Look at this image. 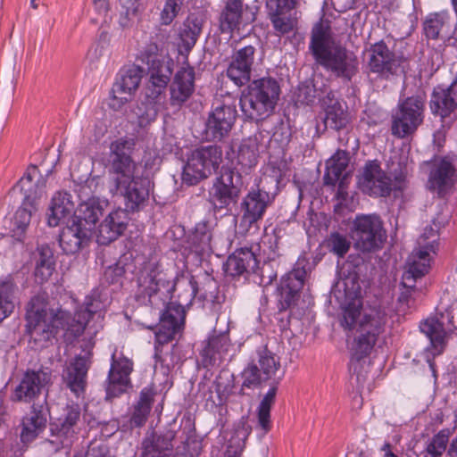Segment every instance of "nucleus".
<instances>
[{
    "instance_id": "nucleus-40",
    "label": "nucleus",
    "mask_w": 457,
    "mask_h": 457,
    "mask_svg": "<svg viewBox=\"0 0 457 457\" xmlns=\"http://www.w3.org/2000/svg\"><path fill=\"white\" fill-rule=\"evenodd\" d=\"M243 14V0H227L220 17V28L223 33L238 29Z\"/></svg>"
},
{
    "instance_id": "nucleus-39",
    "label": "nucleus",
    "mask_w": 457,
    "mask_h": 457,
    "mask_svg": "<svg viewBox=\"0 0 457 457\" xmlns=\"http://www.w3.org/2000/svg\"><path fill=\"white\" fill-rule=\"evenodd\" d=\"M349 163V154L344 150H337L328 161L326 166V172L323 179L326 186H333L343 176V172L345 170Z\"/></svg>"
},
{
    "instance_id": "nucleus-12",
    "label": "nucleus",
    "mask_w": 457,
    "mask_h": 457,
    "mask_svg": "<svg viewBox=\"0 0 457 457\" xmlns=\"http://www.w3.org/2000/svg\"><path fill=\"white\" fill-rule=\"evenodd\" d=\"M440 318H443V314L440 317L438 315L428 317L421 320L419 326L420 332L429 340L423 354L435 379L437 378L435 359L445 353L451 335V329L445 327Z\"/></svg>"
},
{
    "instance_id": "nucleus-4",
    "label": "nucleus",
    "mask_w": 457,
    "mask_h": 457,
    "mask_svg": "<svg viewBox=\"0 0 457 457\" xmlns=\"http://www.w3.org/2000/svg\"><path fill=\"white\" fill-rule=\"evenodd\" d=\"M280 93L278 82L271 77L249 82L239 100L245 119L259 121L270 117L275 111Z\"/></svg>"
},
{
    "instance_id": "nucleus-17",
    "label": "nucleus",
    "mask_w": 457,
    "mask_h": 457,
    "mask_svg": "<svg viewBox=\"0 0 457 457\" xmlns=\"http://www.w3.org/2000/svg\"><path fill=\"white\" fill-rule=\"evenodd\" d=\"M133 371V361L124 355L112 354L111 366L106 378V400H112L124 394L131 386L130 374Z\"/></svg>"
},
{
    "instance_id": "nucleus-5",
    "label": "nucleus",
    "mask_w": 457,
    "mask_h": 457,
    "mask_svg": "<svg viewBox=\"0 0 457 457\" xmlns=\"http://www.w3.org/2000/svg\"><path fill=\"white\" fill-rule=\"evenodd\" d=\"M172 61L164 59L147 66L146 79L144 88V99L141 106L144 111L140 116L148 120H154L165 101V91L172 75Z\"/></svg>"
},
{
    "instance_id": "nucleus-62",
    "label": "nucleus",
    "mask_w": 457,
    "mask_h": 457,
    "mask_svg": "<svg viewBox=\"0 0 457 457\" xmlns=\"http://www.w3.org/2000/svg\"><path fill=\"white\" fill-rule=\"evenodd\" d=\"M403 290L400 293L398 303L403 309L410 307V302L412 299L413 293L416 292V285L413 287H403Z\"/></svg>"
},
{
    "instance_id": "nucleus-25",
    "label": "nucleus",
    "mask_w": 457,
    "mask_h": 457,
    "mask_svg": "<svg viewBox=\"0 0 457 457\" xmlns=\"http://www.w3.org/2000/svg\"><path fill=\"white\" fill-rule=\"evenodd\" d=\"M128 222L127 210L117 208L112 211L99 225L97 243L105 245L115 241L126 230Z\"/></svg>"
},
{
    "instance_id": "nucleus-24",
    "label": "nucleus",
    "mask_w": 457,
    "mask_h": 457,
    "mask_svg": "<svg viewBox=\"0 0 457 457\" xmlns=\"http://www.w3.org/2000/svg\"><path fill=\"white\" fill-rule=\"evenodd\" d=\"M428 246L414 249L408 258L406 270L402 276V287H413L415 284L426 276L432 263Z\"/></svg>"
},
{
    "instance_id": "nucleus-30",
    "label": "nucleus",
    "mask_w": 457,
    "mask_h": 457,
    "mask_svg": "<svg viewBox=\"0 0 457 457\" xmlns=\"http://www.w3.org/2000/svg\"><path fill=\"white\" fill-rule=\"evenodd\" d=\"M452 17L447 10L428 13L423 22V33L427 39L437 40L452 34Z\"/></svg>"
},
{
    "instance_id": "nucleus-46",
    "label": "nucleus",
    "mask_w": 457,
    "mask_h": 457,
    "mask_svg": "<svg viewBox=\"0 0 457 457\" xmlns=\"http://www.w3.org/2000/svg\"><path fill=\"white\" fill-rule=\"evenodd\" d=\"M212 233L207 222H199L190 237L191 249L197 254H204L211 250Z\"/></svg>"
},
{
    "instance_id": "nucleus-21",
    "label": "nucleus",
    "mask_w": 457,
    "mask_h": 457,
    "mask_svg": "<svg viewBox=\"0 0 457 457\" xmlns=\"http://www.w3.org/2000/svg\"><path fill=\"white\" fill-rule=\"evenodd\" d=\"M194 91L195 69L190 66L188 61L186 60L176 72L170 85V105L174 110H179L191 97Z\"/></svg>"
},
{
    "instance_id": "nucleus-51",
    "label": "nucleus",
    "mask_w": 457,
    "mask_h": 457,
    "mask_svg": "<svg viewBox=\"0 0 457 457\" xmlns=\"http://www.w3.org/2000/svg\"><path fill=\"white\" fill-rule=\"evenodd\" d=\"M242 387L240 394L244 395V389H254L259 387L262 382L267 381L264 379L262 374L260 372L259 367L254 362L249 363L242 372Z\"/></svg>"
},
{
    "instance_id": "nucleus-9",
    "label": "nucleus",
    "mask_w": 457,
    "mask_h": 457,
    "mask_svg": "<svg viewBox=\"0 0 457 457\" xmlns=\"http://www.w3.org/2000/svg\"><path fill=\"white\" fill-rule=\"evenodd\" d=\"M222 162L220 146L211 145L193 150L183 167L182 180L193 186L216 172Z\"/></svg>"
},
{
    "instance_id": "nucleus-11",
    "label": "nucleus",
    "mask_w": 457,
    "mask_h": 457,
    "mask_svg": "<svg viewBox=\"0 0 457 457\" xmlns=\"http://www.w3.org/2000/svg\"><path fill=\"white\" fill-rule=\"evenodd\" d=\"M352 238L355 249L362 253L381 249L386 235L380 217L377 214L356 215L353 221Z\"/></svg>"
},
{
    "instance_id": "nucleus-15",
    "label": "nucleus",
    "mask_w": 457,
    "mask_h": 457,
    "mask_svg": "<svg viewBox=\"0 0 457 457\" xmlns=\"http://www.w3.org/2000/svg\"><path fill=\"white\" fill-rule=\"evenodd\" d=\"M145 70L135 63L121 67L116 75L111 90V108L120 110L137 91Z\"/></svg>"
},
{
    "instance_id": "nucleus-38",
    "label": "nucleus",
    "mask_w": 457,
    "mask_h": 457,
    "mask_svg": "<svg viewBox=\"0 0 457 457\" xmlns=\"http://www.w3.org/2000/svg\"><path fill=\"white\" fill-rule=\"evenodd\" d=\"M362 299L360 296L348 299L342 308L340 325L345 330H355L361 323L364 312Z\"/></svg>"
},
{
    "instance_id": "nucleus-31",
    "label": "nucleus",
    "mask_w": 457,
    "mask_h": 457,
    "mask_svg": "<svg viewBox=\"0 0 457 457\" xmlns=\"http://www.w3.org/2000/svg\"><path fill=\"white\" fill-rule=\"evenodd\" d=\"M46 382V374L40 371H27L15 387L13 399L29 403L36 398Z\"/></svg>"
},
{
    "instance_id": "nucleus-34",
    "label": "nucleus",
    "mask_w": 457,
    "mask_h": 457,
    "mask_svg": "<svg viewBox=\"0 0 457 457\" xmlns=\"http://www.w3.org/2000/svg\"><path fill=\"white\" fill-rule=\"evenodd\" d=\"M46 427V418L41 410L32 407L21 420L20 438L22 444L33 442Z\"/></svg>"
},
{
    "instance_id": "nucleus-2",
    "label": "nucleus",
    "mask_w": 457,
    "mask_h": 457,
    "mask_svg": "<svg viewBox=\"0 0 457 457\" xmlns=\"http://www.w3.org/2000/svg\"><path fill=\"white\" fill-rule=\"evenodd\" d=\"M69 320L70 313L61 308L51 307L46 294L36 295L28 303L26 328L35 342L46 343L55 337L60 328H65L67 336L79 337L84 333L89 321L84 317H78L76 312L71 323Z\"/></svg>"
},
{
    "instance_id": "nucleus-45",
    "label": "nucleus",
    "mask_w": 457,
    "mask_h": 457,
    "mask_svg": "<svg viewBox=\"0 0 457 457\" xmlns=\"http://www.w3.org/2000/svg\"><path fill=\"white\" fill-rule=\"evenodd\" d=\"M154 395L150 389L143 388L140 392L139 400L135 405L134 411L130 417V423L135 427L144 426L147 420L152 409Z\"/></svg>"
},
{
    "instance_id": "nucleus-26",
    "label": "nucleus",
    "mask_w": 457,
    "mask_h": 457,
    "mask_svg": "<svg viewBox=\"0 0 457 457\" xmlns=\"http://www.w3.org/2000/svg\"><path fill=\"white\" fill-rule=\"evenodd\" d=\"M456 170L447 157L436 159L428 177V187L439 195L446 192L453 185Z\"/></svg>"
},
{
    "instance_id": "nucleus-54",
    "label": "nucleus",
    "mask_w": 457,
    "mask_h": 457,
    "mask_svg": "<svg viewBox=\"0 0 457 457\" xmlns=\"http://www.w3.org/2000/svg\"><path fill=\"white\" fill-rule=\"evenodd\" d=\"M136 59L148 66L157 61L162 60L163 58H161L159 55L158 45L154 42H150L139 50L137 54Z\"/></svg>"
},
{
    "instance_id": "nucleus-13",
    "label": "nucleus",
    "mask_w": 457,
    "mask_h": 457,
    "mask_svg": "<svg viewBox=\"0 0 457 457\" xmlns=\"http://www.w3.org/2000/svg\"><path fill=\"white\" fill-rule=\"evenodd\" d=\"M425 100L420 96H412L398 104L393 115L392 134L403 138L412 134L423 120Z\"/></svg>"
},
{
    "instance_id": "nucleus-27",
    "label": "nucleus",
    "mask_w": 457,
    "mask_h": 457,
    "mask_svg": "<svg viewBox=\"0 0 457 457\" xmlns=\"http://www.w3.org/2000/svg\"><path fill=\"white\" fill-rule=\"evenodd\" d=\"M91 235L89 227H81L71 220L59 235V245L64 253L74 254L88 243Z\"/></svg>"
},
{
    "instance_id": "nucleus-61",
    "label": "nucleus",
    "mask_w": 457,
    "mask_h": 457,
    "mask_svg": "<svg viewBox=\"0 0 457 457\" xmlns=\"http://www.w3.org/2000/svg\"><path fill=\"white\" fill-rule=\"evenodd\" d=\"M54 270V266L37 265L35 270V277L39 279L40 283H44L49 279Z\"/></svg>"
},
{
    "instance_id": "nucleus-60",
    "label": "nucleus",
    "mask_w": 457,
    "mask_h": 457,
    "mask_svg": "<svg viewBox=\"0 0 457 457\" xmlns=\"http://www.w3.org/2000/svg\"><path fill=\"white\" fill-rule=\"evenodd\" d=\"M85 457H111L109 448L106 445L89 446Z\"/></svg>"
},
{
    "instance_id": "nucleus-47",
    "label": "nucleus",
    "mask_w": 457,
    "mask_h": 457,
    "mask_svg": "<svg viewBox=\"0 0 457 457\" xmlns=\"http://www.w3.org/2000/svg\"><path fill=\"white\" fill-rule=\"evenodd\" d=\"M258 364L260 372L264 379L270 380L276 378V374L280 370V362L275 354L267 349L262 348L257 352Z\"/></svg>"
},
{
    "instance_id": "nucleus-59",
    "label": "nucleus",
    "mask_w": 457,
    "mask_h": 457,
    "mask_svg": "<svg viewBox=\"0 0 457 457\" xmlns=\"http://www.w3.org/2000/svg\"><path fill=\"white\" fill-rule=\"evenodd\" d=\"M137 13V5L136 4V0L131 3V6L127 7L126 11L121 12L120 17V24L122 27H128L131 19L135 18Z\"/></svg>"
},
{
    "instance_id": "nucleus-57",
    "label": "nucleus",
    "mask_w": 457,
    "mask_h": 457,
    "mask_svg": "<svg viewBox=\"0 0 457 457\" xmlns=\"http://www.w3.org/2000/svg\"><path fill=\"white\" fill-rule=\"evenodd\" d=\"M270 409V407L259 405L257 410L258 424L265 433L270 431L271 428Z\"/></svg>"
},
{
    "instance_id": "nucleus-37",
    "label": "nucleus",
    "mask_w": 457,
    "mask_h": 457,
    "mask_svg": "<svg viewBox=\"0 0 457 457\" xmlns=\"http://www.w3.org/2000/svg\"><path fill=\"white\" fill-rule=\"evenodd\" d=\"M202 21L194 16H188L183 22L179 30V39L181 43L179 46V52L185 56L184 61H188L187 55L195 46L199 35L202 31Z\"/></svg>"
},
{
    "instance_id": "nucleus-22",
    "label": "nucleus",
    "mask_w": 457,
    "mask_h": 457,
    "mask_svg": "<svg viewBox=\"0 0 457 457\" xmlns=\"http://www.w3.org/2000/svg\"><path fill=\"white\" fill-rule=\"evenodd\" d=\"M255 52V47L249 45L233 53L226 73L236 86L243 87L251 81Z\"/></svg>"
},
{
    "instance_id": "nucleus-7",
    "label": "nucleus",
    "mask_w": 457,
    "mask_h": 457,
    "mask_svg": "<svg viewBox=\"0 0 457 457\" xmlns=\"http://www.w3.org/2000/svg\"><path fill=\"white\" fill-rule=\"evenodd\" d=\"M387 317L384 311L377 308L368 309L362 320L355 328L351 344V353L356 360H361L370 354L378 337L385 332Z\"/></svg>"
},
{
    "instance_id": "nucleus-23",
    "label": "nucleus",
    "mask_w": 457,
    "mask_h": 457,
    "mask_svg": "<svg viewBox=\"0 0 457 457\" xmlns=\"http://www.w3.org/2000/svg\"><path fill=\"white\" fill-rule=\"evenodd\" d=\"M90 364L89 354L77 355L63 369L62 381L77 397L83 395L86 392Z\"/></svg>"
},
{
    "instance_id": "nucleus-20",
    "label": "nucleus",
    "mask_w": 457,
    "mask_h": 457,
    "mask_svg": "<svg viewBox=\"0 0 457 457\" xmlns=\"http://www.w3.org/2000/svg\"><path fill=\"white\" fill-rule=\"evenodd\" d=\"M296 6L297 0H266L267 15L278 35L290 33L295 28Z\"/></svg>"
},
{
    "instance_id": "nucleus-55",
    "label": "nucleus",
    "mask_w": 457,
    "mask_h": 457,
    "mask_svg": "<svg viewBox=\"0 0 457 457\" xmlns=\"http://www.w3.org/2000/svg\"><path fill=\"white\" fill-rule=\"evenodd\" d=\"M101 306V303L93 295H87L85 297L82 306H80L76 312L78 317L86 318L90 320L95 314L97 313Z\"/></svg>"
},
{
    "instance_id": "nucleus-10",
    "label": "nucleus",
    "mask_w": 457,
    "mask_h": 457,
    "mask_svg": "<svg viewBox=\"0 0 457 457\" xmlns=\"http://www.w3.org/2000/svg\"><path fill=\"white\" fill-rule=\"evenodd\" d=\"M277 176L264 175L257 188H251L244 197L241 206L243 218L250 224L261 220L267 208L272 204L279 192Z\"/></svg>"
},
{
    "instance_id": "nucleus-63",
    "label": "nucleus",
    "mask_w": 457,
    "mask_h": 457,
    "mask_svg": "<svg viewBox=\"0 0 457 457\" xmlns=\"http://www.w3.org/2000/svg\"><path fill=\"white\" fill-rule=\"evenodd\" d=\"M345 179L346 176L344 175V177L337 181L338 187L336 193V199L339 202V205H343L348 196L347 187L345 186Z\"/></svg>"
},
{
    "instance_id": "nucleus-19",
    "label": "nucleus",
    "mask_w": 457,
    "mask_h": 457,
    "mask_svg": "<svg viewBox=\"0 0 457 457\" xmlns=\"http://www.w3.org/2000/svg\"><path fill=\"white\" fill-rule=\"evenodd\" d=\"M361 190L370 196H387L390 195L393 184L392 179L381 169L378 160L368 161L359 178Z\"/></svg>"
},
{
    "instance_id": "nucleus-64",
    "label": "nucleus",
    "mask_w": 457,
    "mask_h": 457,
    "mask_svg": "<svg viewBox=\"0 0 457 457\" xmlns=\"http://www.w3.org/2000/svg\"><path fill=\"white\" fill-rule=\"evenodd\" d=\"M276 394H277V387L271 386L268 390V392L266 393V395H264V397L262 398V400L261 401L259 405L271 408V406L275 401Z\"/></svg>"
},
{
    "instance_id": "nucleus-35",
    "label": "nucleus",
    "mask_w": 457,
    "mask_h": 457,
    "mask_svg": "<svg viewBox=\"0 0 457 457\" xmlns=\"http://www.w3.org/2000/svg\"><path fill=\"white\" fill-rule=\"evenodd\" d=\"M103 202L98 197L92 196L79 204L78 210L74 212L71 220L78 224H81V227H89L92 233L103 214Z\"/></svg>"
},
{
    "instance_id": "nucleus-18",
    "label": "nucleus",
    "mask_w": 457,
    "mask_h": 457,
    "mask_svg": "<svg viewBox=\"0 0 457 457\" xmlns=\"http://www.w3.org/2000/svg\"><path fill=\"white\" fill-rule=\"evenodd\" d=\"M237 109L235 104L217 103L210 112L206 123V137L213 141H221L230 133L236 120Z\"/></svg>"
},
{
    "instance_id": "nucleus-32",
    "label": "nucleus",
    "mask_w": 457,
    "mask_h": 457,
    "mask_svg": "<svg viewBox=\"0 0 457 457\" xmlns=\"http://www.w3.org/2000/svg\"><path fill=\"white\" fill-rule=\"evenodd\" d=\"M204 344L200 353L203 364L204 367H212L228 352L230 339L228 333H220L209 337Z\"/></svg>"
},
{
    "instance_id": "nucleus-58",
    "label": "nucleus",
    "mask_w": 457,
    "mask_h": 457,
    "mask_svg": "<svg viewBox=\"0 0 457 457\" xmlns=\"http://www.w3.org/2000/svg\"><path fill=\"white\" fill-rule=\"evenodd\" d=\"M38 255L37 265L55 266L53 252L48 246L42 245L38 249Z\"/></svg>"
},
{
    "instance_id": "nucleus-48",
    "label": "nucleus",
    "mask_w": 457,
    "mask_h": 457,
    "mask_svg": "<svg viewBox=\"0 0 457 457\" xmlns=\"http://www.w3.org/2000/svg\"><path fill=\"white\" fill-rule=\"evenodd\" d=\"M349 121L348 113L338 102L328 105L325 110L324 124L336 130L344 129Z\"/></svg>"
},
{
    "instance_id": "nucleus-1",
    "label": "nucleus",
    "mask_w": 457,
    "mask_h": 457,
    "mask_svg": "<svg viewBox=\"0 0 457 457\" xmlns=\"http://www.w3.org/2000/svg\"><path fill=\"white\" fill-rule=\"evenodd\" d=\"M135 147V138L120 137L110 144L108 158L110 192L122 195L126 209L131 212L139 210L149 197V182L137 176Z\"/></svg>"
},
{
    "instance_id": "nucleus-50",
    "label": "nucleus",
    "mask_w": 457,
    "mask_h": 457,
    "mask_svg": "<svg viewBox=\"0 0 457 457\" xmlns=\"http://www.w3.org/2000/svg\"><path fill=\"white\" fill-rule=\"evenodd\" d=\"M449 436V429H441L434 435L423 452V457H442L446 450Z\"/></svg>"
},
{
    "instance_id": "nucleus-44",
    "label": "nucleus",
    "mask_w": 457,
    "mask_h": 457,
    "mask_svg": "<svg viewBox=\"0 0 457 457\" xmlns=\"http://www.w3.org/2000/svg\"><path fill=\"white\" fill-rule=\"evenodd\" d=\"M250 433L251 427L244 419L236 424L228 445L227 453L229 457H239L241 455Z\"/></svg>"
},
{
    "instance_id": "nucleus-33",
    "label": "nucleus",
    "mask_w": 457,
    "mask_h": 457,
    "mask_svg": "<svg viewBox=\"0 0 457 457\" xmlns=\"http://www.w3.org/2000/svg\"><path fill=\"white\" fill-rule=\"evenodd\" d=\"M74 210L75 204L72 201L71 195L67 192H57L52 197L51 204L46 213V221L48 226H59L74 212Z\"/></svg>"
},
{
    "instance_id": "nucleus-56",
    "label": "nucleus",
    "mask_w": 457,
    "mask_h": 457,
    "mask_svg": "<svg viewBox=\"0 0 457 457\" xmlns=\"http://www.w3.org/2000/svg\"><path fill=\"white\" fill-rule=\"evenodd\" d=\"M125 275V268L120 263L109 266L104 271V278L111 284L119 283Z\"/></svg>"
},
{
    "instance_id": "nucleus-52",
    "label": "nucleus",
    "mask_w": 457,
    "mask_h": 457,
    "mask_svg": "<svg viewBox=\"0 0 457 457\" xmlns=\"http://www.w3.org/2000/svg\"><path fill=\"white\" fill-rule=\"evenodd\" d=\"M327 246L331 253L338 257H344L351 247V242L345 235L333 232L327 240Z\"/></svg>"
},
{
    "instance_id": "nucleus-29",
    "label": "nucleus",
    "mask_w": 457,
    "mask_h": 457,
    "mask_svg": "<svg viewBox=\"0 0 457 457\" xmlns=\"http://www.w3.org/2000/svg\"><path fill=\"white\" fill-rule=\"evenodd\" d=\"M370 53L368 65L371 72L381 76L394 73L396 67L395 55L385 42L379 41L372 45Z\"/></svg>"
},
{
    "instance_id": "nucleus-49",
    "label": "nucleus",
    "mask_w": 457,
    "mask_h": 457,
    "mask_svg": "<svg viewBox=\"0 0 457 457\" xmlns=\"http://www.w3.org/2000/svg\"><path fill=\"white\" fill-rule=\"evenodd\" d=\"M14 287L10 281H0V323L13 312Z\"/></svg>"
},
{
    "instance_id": "nucleus-28",
    "label": "nucleus",
    "mask_w": 457,
    "mask_h": 457,
    "mask_svg": "<svg viewBox=\"0 0 457 457\" xmlns=\"http://www.w3.org/2000/svg\"><path fill=\"white\" fill-rule=\"evenodd\" d=\"M258 263L253 251L248 247H242L228 256L224 270L228 276H242L245 273L255 272Z\"/></svg>"
},
{
    "instance_id": "nucleus-16",
    "label": "nucleus",
    "mask_w": 457,
    "mask_h": 457,
    "mask_svg": "<svg viewBox=\"0 0 457 457\" xmlns=\"http://www.w3.org/2000/svg\"><path fill=\"white\" fill-rule=\"evenodd\" d=\"M308 264L309 262L305 257H299L293 270L282 277L278 287V308L280 312L296 305L299 301L307 275L306 266Z\"/></svg>"
},
{
    "instance_id": "nucleus-14",
    "label": "nucleus",
    "mask_w": 457,
    "mask_h": 457,
    "mask_svg": "<svg viewBox=\"0 0 457 457\" xmlns=\"http://www.w3.org/2000/svg\"><path fill=\"white\" fill-rule=\"evenodd\" d=\"M240 179V174L236 173L233 168L221 167L220 175L215 178L209 190V201L215 210L227 209L230 204L237 202L241 193L237 186Z\"/></svg>"
},
{
    "instance_id": "nucleus-41",
    "label": "nucleus",
    "mask_w": 457,
    "mask_h": 457,
    "mask_svg": "<svg viewBox=\"0 0 457 457\" xmlns=\"http://www.w3.org/2000/svg\"><path fill=\"white\" fill-rule=\"evenodd\" d=\"M259 157V143L256 137L244 139L237 151V163L243 172L247 173L257 165Z\"/></svg>"
},
{
    "instance_id": "nucleus-36",
    "label": "nucleus",
    "mask_w": 457,
    "mask_h": 457,
    "mask_svg": "<svg viewBox=\"0 0 457 457\" xmlns=\"http://www.w3.org/2000/svg\"><path fill=\"white\" fill-rule=\"evenodd\" d=\"M174 312L175 313L171 310H167L160 317L158 328L154 332L156 349L173 340L183 326V320L178 318L179 312Z\"/></svg>"
},
{
    "instance_id": "nucleus-53",
    "label": "nucleus",
    "mask_w": 457,
    "mask_h": 457,
    "mask_svg": "<svg viewBox=\"0 0 457 457\" xmlns=\"http://www.w3.org/2000/svg\"><path fill=\"white\" fill-rule=\"evenodd\" d=\"M185 0H165L160 13L162 24L170 25L179 15Z\"/></svg>"
},
{
    "instance_id": "nucleus-3",
    "label": "nucleus",
    "mask_w": 457,
    "mask_h": 457,
    "mask_svg": "<svg viewBox=\"0 0 457 457\" xmlns=\"http://www.w3.org/2000/svg\"><path fill=\"white\" fill-rule=\"evenodd\" d=\"M309 49L317 64L345 81H351L359 71L356 55L336 44L330 27L322 21L316 23L312 29Z\"/></svg>"
},
{
    "instance_id": "nucleus-43",
    "label": "nucleus",
    "mask_w": 457,
    "mask_h": 457,
    "mask_svg": "<svg viewBox=\"0 0 457 457\" xmlns=\"http://www.w3.org/2000/svg\"><path fill=\"white\" fill-rule=\"evenodd\" d=\"M171 448L170 438L152 433L143 440L141 457H169L166 452Z\"/></svg>"
},
{
    "instance_id": "nucleus-8",
    "label": "nucleus",
    "mask_w": 457,
    "mask_h": 457,
    "mask_svg": "<svg viewBox=\"0 0 457 457\" xmlns=\"http://www.w3.org/2000/svg\"><path fill=\"white\" fill-rule=\"evenodd\" d=\"M140 297L147 298L149 304L157 305L167 298H173V293L179 284H176L157 263H145L137 277Z\"/></svg>"
},
{
    "instance_id": "nucleus-42",
    "label": "nucleus",
    "mask_w": 457,
    "mask_h": 457,
    "mask_svg": "<svg viewBox=\"0 0 457 457\" xmlns=\"http://www.w3.org/2000/svg\"><path fill=\"white\" fill-rule=\"evenodd\" d=\"M80 419V408L78 404L68 405L62 417L51 424V429L59 436L68 437L74 434V427Z\"/></svg>"
},
{
    "instance_id": "nucleus-6",
    "label": "nucleus",
    "mask_w": 457,
    "mask_h": 457,
    "mask_svg": "<svg viewBox=\"0 0 457 457\" xmlns=\"http://www.w3.org/2000/svg\"><path fill=\"white\" fill-rule=\"evenodd\" d=\"M39 177L37 167L30 165L16 185L24 195L22 205L16 211L12 221V231L18 239L24 235L29 225L32 212L37 211V200L45 191L46 182Z\"/></svg>"
}]
</instances>
